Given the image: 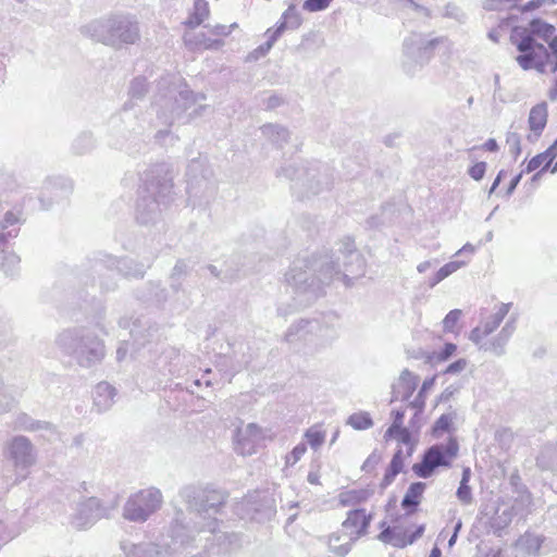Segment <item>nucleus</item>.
Instances as JSON below:
<instances>
[{
	"label": "nucleus",
	"mask_w": 557,
	"mask_h": 557,
	"mask_svg": "<svg viewBox=\"0 0 557 557\" xmlns=\"http://www.w3.org/2000/svg\"><path fill=\"white\" fill-rule=\"evenodd\" d=\"M338 251L341 256L336 261L327 255L298 257L290 265L287 282L296 286L299 293H304L307 301L322 296L324 287L334 280L351 287L356 280L366 274V260L350 237L343 239Z\"/></svg>",
	"instance_id": "nucleus-1"
},
{
	"label": "nucleus",
	"mask_w": 557,
	"mask_h": 557,
	"mask_svg": "<svg viewBox=\"0 0 557 557\" xmlns=\"http://www.w3.org/2000/svg\"><path fill=\"white\" fill-rule=\"evenodd\" d=\"M206 99L203 92H194L189 89L183 78L166 74L157 82L152 106L158 108L157 116L161 123L170 127L175 121L187 124L200 116L207 106H195Z\"/></svg>",
	"instance_id": "nucleus-2"
},
{
	"label": "nucleus",
	"mask_w": 557,
	"mask_h": 557,
	"mask_svg": "<svg viewBox=\"0 0 557 557\" xmlns=\"http://www.w3.org/2000/svg\"><path fill=\"white\" fill-rule=\"evenodd\" d=\"M154 258L151 256L137 262L129 257L117 258L103 251H97L81 265L78 281L83 286L95 289L97 276L101 294L114 292L117 288V281L113 272L126 278H143Z\"/></svg>",
	"instance_id": "nucleus-3"
},
{
	"label": "nucleus",
	"mask_w": 557,
	"mask_h": 557,
	"mask_svg": "<svg viewBox=\"0 0 557 557\" xmlns=\"http://www.w3.org/2000/svg\"><path fill=\"white\" fill-rule=\"evenodd\" d=\"M135 216L139 224H154L160 220L162 209L173 200V177L166 163L150 165L140 175Z\"/></svg>",
	"instance_id": "nucleus-4"
},
{
	"label": "nucleus",
	"mask_w": 557,
	"mask_h": 557,
	"mask_svg": "<svg viewBox=\"0 0 557 557\" xmlns=\"http://www.w3.org/2000/svg\"><path fill=\"white\" fill-rule=\"evenodd\" d=\"M81 34L95 42L121 50L140 40V26L136 16L126 13L96 18L81 26Z\"/></svg>",
	"instance_id": "nucleus-5"
},
{
	"label": "nucleus",
	"mask_w": 557,
	"mask_h": 557,
	"mask_svg": "<svg viewBox=\"0 0 557 557\" xmlns=\"http://www.w3.org/2000/svg\"><path fill=\"white\" fill-rule=\"evenodd\" d=\"M58 348L82 368H92L106 357V345L91 329L75 326L63 330L57 337Z\"/></svg>",
	"instance_id": "nucleus-6"
},
{
	"label": "nucleus",
	"mask_w": 557,
	"mask_h": 557,
	"mask_svg": "<svg viewBox=\"0 0 557 557\" xmlns=\"http://www.w3.org/2000/svg\"><path fill=\"white\" fill-rule=\"evenodd\" d=\"M451 48L450 40L445 36L434 37L432 34L413 32L403 40L400 65L403 72L413 77L419 74L434 58L435 52Z\"/></svg>",
	"instance_id": "nucleus-7"
},
{
	"label": "nucleus",
	"mask_w": 557,
	"mask_h": 557,
	"mask_svg": "<svg viewBox=\"0 0 557 557\" xmlns=\"http://www.w3.org/2000/svg\"><path fill=\"white\" fill-rule=\"evenodd\" d=\"M276 176L294 182L292 189L298 193L299 199L330 189L334 180L332 169L320 161H312L301 168L292 164L281 166L276 170Z\"/></svg>",
	"instance_id": "nucleus-8"
},
{
	"label": "nucleus",
	"mask_w": 557,
	"mask_h": 557,
	"mask_svg": "<svg viewBox=\"0 0 557 557\" xmlns=\"http://www.w3.org/2000/svg\"><path fill=\"white\" fill-rule=\"evenodd\" d=\"M177 512L170 529L171 542L164 545L154 543L132 544L123 542L121 547L126 557H177L194 540L189 529L183 523Z\"/></svg>",
	"instance_id": "nucleus-9"
},
{
	"label": "nucleus",
	"mask_w": 557,
	"mask_h": 557,
	"mask_svg": "<svg viewBox=\"0 0 557 557\" xmlns=\"http://www.w3.org/2000/svg\"><path fill=\"white\" fill-rule=\"evenodd\" d=\"M372 516L364 509H352L348 511L347 518L342 523V534H332L329 540V547L338 557H345L351 549L354 543L366 535Z\"/></svg>",
	"instance_id": "nucleus-10"
},
{
	"label": "nucleus",
	"mask_w": 557,
	"mask_h": 557,
	"mask_svg": "<svg viewBox=\"0 0 557 557\" xmlns=\"http://www.w3.org/2000/svg\"><path fill=\"white\" fill-rule=\"evenodd\" d=\"M458 450L457 440L449 437L446 443H437L426 448L421 460L413 465L412 470L417 476L428 479L437 468H449Z\"/></svg>",
	"instance_id": "nucleus-11"
},
{
	"label": "nucleus",
	"mask_w": 557,
	"mask_h": 557,
	"mask_svg": "<svg viewBox=\"0 0 557 557\" xmlns=\"http://www.w3.org/2000/svg\"><path fill=\"white\" fill-rule=\"evenodd\" d=\"M555 32L556 28L553 24L541 17H533L527 26H515L512 28L510 41L519 52H528L532 49H539L543 52L547 47L536 41V39L548 41Z\"/></svg>",
	"instance_id": "nucleus-12"
},
{
	"label": "nucleus",
	"mask_w": 557,
	"mask_h": 557,
	"mask_svg": "<svg viewBox=\"0 0 557 557\" xmlns=\"http://www.w3.org/2000/svg\"><path fill=\"white\" fill-rule=\"evenodd\" d=\"M162 503L160 490H138L126 499L122 517L131 522L144 523L160 509Z\"/></svg>",
	"instance_id": "nucleus-13"
},
{
	"label": "nucleus",
	"mask_w": 557,
	"mask_h": 557,
	"mask_svg": "<svg viewBox=\"0 0 557 557\" xmlns=\"http://www.w3.org/2000/svg\"><path fill=\"white\" fill-rule=\"evenodd\" d=\"M517 493L511 506L499 505L496 503H483L481 513L484 516H494L493 525L497 530L505 529L512 520L515 515H523L531 504L529 490H513Z\"/></svg>",
	"instance_id": "nucleus-14"
},
{
	"label": "nucleus",
	"mask_w": 557,
	"mask_h": 557,
	"mask_svg": "<svg viewBox=\"0 0 557 557\" xmlns=\"http://www.w3.org/2000/svg\"><path fill=\"white\" fill-rule=\"evenodd\" d=\"M199 166V161L194 159L188 164L186 173L188 176L186 193L188 195V202L194 208L208 205L214 197L215 193L213 185L205 177V175H201L200 177L194 175V172H196Z\"/></svg>",
	"instance_id": "nucleus-15"
},
{
	"label": "nucleus",
	"mask_w": 557,
	"mask_h": 557,
	"mask_svg": "<svg viewBox=\"0 0 557 557\" xmlns=\"http://www.w3.org/2000/svg\"><path fill=\"white\" fill-rule=\"evenodd\" d=\"M7 456L16 470L25 473L21 474L23 479L27 475V470L36 463L37 453L32 442L23 435L14 436L7 446Z\"/></svg>",
	"instance_id": "nucleus-16"
},
{
	"label": "nucleus",
	"mask_w": 557,
	"mask_h": 557,
	"mask_svg": "<svg viewBox=\"0 0 557 557\" xmlns=\"http://www.w3.org/2000/svg\"><path fill=\"white\" fill-rule=\"evenodd\" d=\"M228 351L219 355L216 367L220 372L234 376L245 369L251 361V356L246 352L248 345L243 341L227 342Z\"/></svg>",
	"instance_id": "nucleus-17"
},
{
	"label": "nucleus",
	"mask_w": 557,
	"mask_h": 557,
	"mask_svg": "<svg viewBox=\"0 0 557 557\" xmlns=\"http://www.w3.org/2000/svg\"><path fill=\"white\" fill-rule=\"evenodd\" d=\"M188 508L199 513L215 515L223 505L225 496L221 490H186Z\"/></svg>",
	"instance_id": "nucleus-18"
},
{
	"label": "nucleus",
	"mask_w": 557,
	"mask_h": 557,
	"mask_svg": "<svg viewBox=\"0 0 557 557\" xmlns=\"http://www.w3.org/2000/svg\"><path fill=\"white\" fill-rule=\"evenodd\" d=\"M103 517H109V509L97 497H89L78 503L71 524L77 530H85Z\"/></svg>",
	"instance_id": "nucleus-19"
},
{
	"label": "nucleus",
	"mask_w": 557,
	"mask_h": 557,
	"mask_svg": "<svg viewBox=\"0 0 557 557\" xmlns=\"http://www.w3.org/2000/svg\"><path fill=\"white\" fill-rule=\"evenodd\" d=\"M73 189L71 180L63 176L48 177L42 185L39 202L42 210H49L53 203L65 199Z\"/></svg>",
	"instance_id": "nucleus-20"
},
{
	"label": "nucleus",
	"mask_w": 557,
	"mask_h": 557,
	"mask_svg": "<svg viewBox=\"0 0 557 557\" xmlns=\"http://www.w3.org/2000/svg\"><path fill=\"white\" fill-rule=\"evenodd\" d=\"M261 429L256 423H248L245 428H236L233 434L234 451L242 456H251L256 453Z\"/></svg>",
	"instance_id": "nucleus-21"
},
{
	"label": "nucleus",
	"mask_w": 557,
	"mask_h": 557,
	"mask_svg": "<svg viewBox=\"0 0 557 557\" xmlns=\"http://www.w3.org/2000/svg\"><path fill=\"white\" fill-rule=\"evenodd\" d=\"M157 332L156 327L149 326L145 332L141 330V323L139 320L133 323L131 329V337L133 339L132 349L134 352L138 351L140 348L145 347L147 343H149L150 338L153 336V333ZM131 344L128 341H123L116 349V359L117 361H122L126 354L128 352Z\"/></svg>",
	"instance_id": "nucleus-22"
},
{
	"label": "nucleus",
	"mask_w": 557,
	"mask_h": 557,
	"mask_svg": "<svg viewBox=\"0 0 557 557\" xmlns=\"http://www.w3.org/2000/svg\"><path fill=\"white\" fill-rule=\"evenodd\" d=\"M516 61L522 70L529 71L534 69L541 74L546 72L548 64L554 66V60L550 58L548 49H545L543 52L539 49L519 52Z\"/></svg>",
	"instance_id": "nucleus-23"
},
{
	"label": "nucleus",
	"mask_w": 557,
	"mask_h": 557,
	"mask_svg": "<svg viewBox=\"0 0 557 557\" xmlns=\"http://www.w3.org/2000/svg\"><path fill=\"white\" fill-rule=\"evenodd\" d=\"M419 377L408 369L401 371L398 383L392 385L391 403L408 401L418 386Z\"/></svg>",
	"instance_id": "nucleus-24"
},
{
	"label": "nucleus",
	"mask_w": 557,
	"mask_h": 557,
	"mask_svg": "<svg viewBox=\"0 0 557 557\" xmlns=\"http://www.w3.org/2000/svg\"><path fill=\"white\" fill-rule=\"evenodd\" d=\"M14 429L28 432L45 431L47 435L44 436L48 441L55 440L59 435L57 428L52 423L35 420L24 412L16 417Z\"/></svg>",
	"instance_id": "nucleus-25"
},
{
	"label": "nucleus",
	"mask_w": 557,
	"mask_h": 557,
	"mask_svg": "<svg viewBox=\"0 0 557 557\" xmlns=\"http://www.w3.org/2000/svg\"><path fill=\"white\" fill-rule=\"evenodd\" d=\"M548 111L547 103L541 102L531 108L529 113V127L531 133L527 136L528 141L535 143L541 137L547 124Z\"/></svg>",
	"instance_id": "nucleus-26"
},
{
	"label": "nucleus",
	"mask_w": 557,
	"mask_h": 557,
	"mask_svg": "<svg viewBox=\"0 0 557 557\" xmlns=\"http://www.w3.org/2000/svg\"><path fill=\"white\" fill-rule=\"evenodd\" d=\"M318 320L300 319L298 322L293 323L285 333V342L297 346L300 342H307L314 331L319 329Z\"/></svg>",
	"instance_id": "nucleus-27"
},
{
	"label": "nucleus",
	"mask_w": 557,
	"mask_h": 557,
	"mask_svg": "<svg viewBox=\"0 0 557 557\" xmlns=\"http://www.w3.org/2000/svg\"><path fill=\"white\" fill-rule=\"evenodd\" d=\"M516 330V319H509L498 335L491 341H486L480 346V350L491 351L496 356H502L505 352V346L510 336Z\"/></svg>",
	"instance_id": "nucleus-28"
},
{
	"label": "nucleus",
	"mask_w": 557,
	"mask_h": 557,
	"mask_svg": "<svg viewBox=\"0 0 557 557\" xmlns=\"http://www.w3.org/2000/svg\"><path fill=\"white\" fill-rule=\"evenodd\" d=\"M181 358L178 352L174 348L164 350L157 359L156 366L162 377L166 376H180Z\"/></svg>",
	"instance_id": "nucleus-29"
},
{
	"label": "nucleus",
	"mask_w": 557,
	"mask_h": 557,
	"mask_svg": "<svg viewBox=\"0 0 557 557\" xmlns=\"http://www.w3.org/2000/svg\"><path fill=\"white\" fill-rule=\"evenodd\" d=\"M94 407L97 412L102 413L108 411L114 404L116 396V388L108 382H100L94 389Z\"/></svg>",
	"instance_id": "nucleus-30"
},
{
	"label": "nucleus",
	"mask_w": 557,
	"mask_h": 557,
	"mask_svg": "<svg viewBox=\"0 0 557 557\" xmlns=\"http://www.w3.org/2000/svg\"><path fill=\"white\" fill-rule=\"evenodd\" d=\"M302 17L295 4H289L288 8L282 13L281 18L271 27L272 30L280 37L285 30H295L300 27Z\"/></svg>",
	"instance_id": "nucleus-31"
},
{
	"label": "nucleus",
	"mask_w": 557,
	"mask_h": 557,
	"mask_svg": "<svg viewBox=\"0 0 557 557\" xmlns=\"http://www.w3.org/2000/svg\"><path fill=\"white\" fill-rule=\"evenodd\" d=\"M149 90V84L145 76H136L134 77L128 86V100L124 102L122 110L129 111L134 108L135 101L143 100Z\"/></svg>",
	"instance_id": "nucleus-32"
},
{
	"label": "nucleus",
	"mask_w": 557,
	"mask_h": 557,
	"mask_svg": "<svg viewBox=\"0 0 557 557\" xmlns=\"http://www.w3.org/2000/svg\"><path fill=\"white\" fill-rule=\"evenodd\" d=\"M138 299L162 306L168 301L169 294L166 288L162 287L160 282H148L143 290L137 294Z\"/></svg>",
	"instance_id": "nucleus-33"
},
{
	"label": "nucleus",
	"mask_w": 557,
	"mask_h": 557,
	"mask_svg": "<svg viewBox=\"0 0 557 557\" xmlns=\"http://www.w3.org/2000/svg\"><path fill=\"white\" fill-rule=\"evenodd\" d=\"M191 268L184 259H178L172 269L169 277L170 289L173 295L185 293L184 282L186 281Z\"/></svg>",
	"instance_id": "nucleus-34"
},
{
	"label": "nucleus",
	"mask_w": 557,
	"mask_h": 557,
	"mask_svg": "<svg viewBox=\"0 0 557 557\" xmlns=\"http://www.w3.org/2000/svg\"><path fill=\"white\" fill-rule=\"evenodd\" d=\"M17 188V182L14 175L10 172L0 170V209H3V203L7 206L14 202L13 191Z\"/></svg>",
	"instance_id": "nucleus-35"
},
{
	"label": "nucleus",
	"mask_w": 557,
	"mask_h": 557,
	"mask_svg": "<svg viewBox=\"0 0 557 557\" xmlns=\"http://www.w3.org/2000/svg\"><path fill=\"white\" fill-rule=\"evenodd\" d=\"M262 134L275 146L282 148L289 139V131L280 124H265L261 127Z\"/></svg>",
	"instance_id": "nucleus-36"
},
{
	"label": "nucleus",
	"mask_w": 557,
	"mask_h": 557,
	"mask_svg": "<svg viewBox=\"0 0 557 557\" xmlns=\"http://www.w3.org/2000/svg\"><path fill=\"white\" fill-rule=\"evenodd\" d=\"M209 13V4L206 0H194L193 12L184 22V25L189 28H196L203 23Z\"/></svg>",
	"instance_id": "nucleus-37"
},
{
	"label": "nucleus",
	"mask_w": 557,
	"mask_h": 557,
	"mask_svg": "<svg viewBox=\"0 0 557 557\" xmlns=\"http://www.w3.org/2000/svg\"><path fill=\"white\" fill-rule=\"evenodd\" d=\"M289 272H290V270L285 274V277L287 276V274ZM285 282H286L287 286L292 287L293 293L295 294V298H294L295 304H293V305H290V304L283 305L282 304L277 307V314L283 318H286L288 314L294 313L299 307H307L308 305H310L313 301V300L307 301L306 295L304 293H299L297 290L296 286L288 283L286 278H285Z\"/></svg>",
	"instance_id": "nucleus-38"
},
{
	"label": "nucleus",
	"mask_w": 557,
	"mask_h": 557,
	"mask_svg": "<svg viewBox=\"0 0 557 557\" xmlns=\"http://www.w3.org/2000/svg\"><path fill=\"white\" fill-rule=\"evenodd\" d=\"M384 525H385V522H382L381 527L383 528V530L377 535V539L381 542H383L385 544H391L395 547H400V548L405 547L406 540H407V536L405 535V533H403L397 528H392V527L384 528Z\"/></svg>",
	"instance_id": "nucleus-39"
},
{
	"label": "nucleus",
	"mask_w": 557,
	"mask_h": 557,
	"mask_svg": "<svg viewBox=\"0 0 557 557\" xmlns=\"http://www.w3.org/2000/svg\"><path fill=\"white\" fill-rule=\"evenodd\" d=\"M404 468L403 450L399 448L394 455L382 479L380 487H387Z\"/></svg>",
	"instance_id": "nucleus-40"
},
{
	"label": "nucleus",
	"mask_w": 557,
	"mask_h": 557,
	"mask_svg": "<svg viewBox=\"0 0 557 557\" xmlns=\"http://www.w3.org/2000/svg\"><path fill=\"white\" fill-rule=\"evenodd\" d=\"M2 269L8 276L15 277L20 273L21 258L8 247L1 249Z\"/></svg>",
	"instance_id": "nucleus-41"
},
{
	"label": "nucleus",
	"mask_w": 557,
	"mask_h": 557,
	"mask_svg": "<svg viewBox=\"0 0 557 557\" xmlns=\"http://www.w3.org/2000/svg\"><path fill=\"white\" fill-rule=\"evenodd\" d=\"M456 413H443L440 416L431 428V435L434 438H440L444 433H449L453 430V421Z\"/></svg>",
	"instance_id": "nucleus-42"
},
{
	"label": "nucleus",
	"mask_w": 557,
	"mask_h": 557,
	"mask_svg": "<svg viewBox=\"0 0 557 557\" xmlns=\"http://www.w3.org/2000/svg\"><path fill=\"white\" fill-rule=\"evenodd\" d=\"M188 44L191 45L194 49L219 50L224 42L222 39H213L208 37L205 33H199L194 36L193 40H188Z\"/></svg>",
	"instance_id": "nucleus-43"
},
{
	"label": "nucleus",
	"mask_w": 557,
	"mask_h": 557,
	"mask_svg": "<svg viewBox=\"0 0 557 557\" xmlns=\"http://www.w3.org/2000/svg\"><path fill=\"white\" fill-rule=\"evenodd\" d=\"M95 147V139L91 133L83 132L72 144V150L75 154H85L90 152Z\"/></svg>",
	"instance_id": "nucleus-44"
},
{
	"label": "nucleus",
	"mask_w": 557,
	"mask_h": 557,
	"mask_svg": "<svg viewBox=\"0 0 557 557\" xmlns=\"http://www.w3.org/2000/svg\"><path fill=\"white\" fill-rule=\"evenodd\" d=\"M543 543V537L533 533L525 532L517 541V546L524 549L528 554H536Z\"/></svg>",
	"instance_id": "nucleus-45"
},
{
	"label": "nucleus",
	"mask_w": 557,
	"mask_h": 557,
	"mask_svg": "<svg viewBox=\"0 0 557 557\" xmlns=\"http://www.w3.org/2000/svg\"><path fill=\"white\" fill-rule=\"evenodd\" d=\"M457 350V345L446 343L440 351H432L425 355L426 363L435 364L448 360Z\"/></svg>",
	"instance_id": "nucleus-46"
},
{
	"label": "nucleus",
	"mask_w": 557,
	"mask_h": 557,
	"mask_svg": "<svg viewBox=\"0 0 557 557\" xmlns=\"http://www.w3.org/2000/svg\"><path fill=\"white\" fill-rule=\"evenodd\" d=\"M346 423L355 430L363 431L373 426V419L369 412L359 411L350 414Z\"/></svg>",
	"instance_id": "nucleus-47"
},
{
	"label": "nucleus",
	"mask_w": 557,
	"mask_h": 557,
	"mask_svg": "<svg viewBox=\"0 0 557 557\" xmlns=\"http://www.w3.org/2000/svg\"><path fill=\"white\" fill-rule=\"evenodd\" d=\"M435 380H436V375H434L432 377H428L423 381L422 386H421L420 391L418 392L417 396L414 397V399L412 401L409 403V406L412 409L424 410L426 392L434 385Z\"/></svg>",
	"instance_id": "nucleus-48"
},
{
	"label": "nucleus",
	"mask_w": 557,
	"mask_h": 557,
	"mask_svg": "<svg viewBox=\"0 0 557 557\" xmlns=\"http://www.w3.org/2000/svg\"><path fill=\"white\" fill-rule=\"evenodd\" d=\"M305 437L307 438V442L311 448L318 449L324 443L325 433L318 426H312L306 431Z\"/></svg>",
	"instance_id": "nucleus-49"
},
{
	"label": "nucleus",
	"mask_w": 557,
	"mask_h": 557,
	"mask_svg": "<svg viewBox=\"0 0 557 557\" xmlns=\"http://www.w3.org/2000/svg\"><path fill=\"white\" fill-rule=\"evenodd\" d=\"M267 36V41L263 42L262 45H260L255 51L253 53L257 54L256 58L258 57H264L271 49L272 47L274 46V44L278 40L280 36L276 35L272 28H268L265 34Z\"/></svg>",
	"instance_id": "nucleus-50"
},
{
	"label": "nucleus",
	"mask_w": 557,
	"mask_h": 557,
	"mask_svg": "<svg viewBox=\"0 0 557 557\" xmlns=\"http://www.w3.org/2000/svg\"><path fill=\"white\" fill-rule=\"evenodd\" d=\"M423 490H408V493L405 495L401 506L408 512H412L416 510L417 506L420 503V496Z\"/></svg>",
	"instance_id": "nucleus-51"
},
{
	"label": "nucleus",
	"mask_w": 557,
	"mask_h": 557,
	"mask_svg": "<svg viewBox=\"0 0 557 557\" xmlns=\"http://www.w3.org/2000/svg\"><path fill=\"white\" fill-rule=\"evenodd\" d=\"M20 215L21 212H13L11 210L7 211L3 220L0 222V230L2 232H8L12 228H17L20 231V227L17 226L21 224Z\"/></svg>",
	"instance_id": "nucleus-52"
},
{
	"label": "nucleus",
	"mask_w": 557,
	"mask_h": 557,
	"mask_svg": "<svg viewBox=\"0 0 557 557\" xmlns=\"http://www.w3.org/2000/svg\"><path fill=\"white\" fill-rule=\"evenodd\" d=\"M461 315L462 311L460 309L450 310L443 320V331L445 333H453Z\"/></svg>",
	"instance_id": "nucleus-53"
},
{
	"label": "nucleus",
	"mask_w": 557,
	"mask_h": 557,
	"mask_svg": "<svg viewBox=\"0 0 557 557\" xmlns=\"http://www.w3.org/2000/svg\"><path fill=\"white\" fill-rule=\"evenodd\" d=\"M519 9L516 8V13L513 12H509L506 16L504 17H500L499 21H498V29L502 30V32H505V30H512V28L515 26H518L517 23L519 21V13H521V11H518Z\"/></svg>",
	"instance_id": "nucleus-54"
},
{
	"label": "nucleus",
	"mask_w": 557,
	"mask_h": 557,
	"mask_svg": "<svg viewBox=\"0 0 557 557\" xmlns=\"http://www.w3.org/2000/svg\"><path fill=\"white\" fill-rule=\"evenodd\" d=\"M506 143L509 146V151L515 159L521 153V138L518 133L509 132L506 137Z\"/></svg>",
	"instance_id": "nucleus-55"
},
{
	"label": "nucleus",
	"mask_w": 557,
	"mask_h": 557,
	"mask_svg": "<svg viewBox=\"0 0 557 557\" xmlns=\"http://www.w3.org/2000/svg\"><path fill=\"white\" fill-rule=\"evenodd\" d=\"M486 169H487V163L484 161H479V162H475L473 165H471L468 169L467 173L472 180L480 182L481 180H483V177L486 173Z\"/></svg>",
	"instance_id": "nucleus-56"
},
{
	"label": "nucleus",
	"mask_w": 557,
	"mask_h": 557,
	"mask_svg": "<svg viewBox=\"0 0 557 557\" xmlns=\"http://www.w3.org/2000/svg\"><path fill=\"white\" fill-rule=\"evenodd\" d=\"M333 0H305L302 9L308 12H319L327 9Z\"/></svg>",
	"instance_id": "nucleus-57"
},
{
	"label": "nucleus",
	"mask_w": 557,
	"mask_h": 557,
	"mask_svg": "<svg viewBox=\"0 0 557 557\" xmlns=\"http://www.w3.org/2000/svg\"><path fill=\"white\" fill-rule=\"evenodd\" d=\"M467 264V261H459V260H456V261H449L447 262L446 264H444L438 271V276H441L443 280H445L446 277H448L450 274H453L454 272H456L458 269H460L461 267L466 265Z\"/></svg>",
	"instance_id": "nucleus-58"
},
{
	"label": "nucleus",
	"mask_w": 557,
	"mask_h": 557,
	"mask_svg": "<svg viewBox=\"0 0 557 557\" xmlns=\"http://www.w3.org/2000/svg\"><path fill=\"white\" fill-rule=\"evenodd\" d=\"M307 445L305 443L297 444L293 450L286 456V465L294 466L306 453Z\"/></svg>",
	"instance_id": "nucleus-59"
},
{
	"label": "nucleus",
	"mask_w": 557,
	"mask_h": 557,
	"mask_svg": "<svg viewBox=\"0 0 557 557\" xmlns=\"http://www.w3.org/2000/svg\"><path fill=\"white\" fill-rule=\"evenodd\" d=\"M548 162V156L545 151L534 156L527 164L525 172L531 173L537 170L541 165H545Z\"/></svg>",
	"instance_id": "nucleus-60"
},
{
	"label": "nucleus",
	"mask_w": 557,
	"mask_h": 557,
	"mask_svg": "<svg viewBox=\"0 0 557 557\" xmlns=\"http://www.w3.org/2000/svg\"><path fill=\"white\" fill-rule=\"evenodd\" d=\"M206 28H209L210 33L214 36H223V37H226L228 36L233 29L237 28L238 25L237 23H233L231 25H223V24H216V25H213V26H210V25H206L205 26Z\"/></svg>",
	"instance_id": "nucleus-61"
},
{
	"label": "nucleus",
	"mask_w": 557,
	"mask_h": 557,
	"mask_svg": "<svg viewBox=\"0 0 557 557\" xmlns=\"http://www.w3.org/2000/svg\"><path fill=\"white\" fill-rule=\"evenodd\" d=\"M479 149L490 151V152H497L499 150V146L495 138H488L483 145L473 146L472 148L469 149V159L470 160H474V158L472 157V153Z\"/></svg>",
	"instance_id": "nucleus-62"
},
{
	"label": "nucleus",
	"mask_w": 557,
	"mask_h": 557,
	"mask_svg": "<svg viewBox=\"0 0 557 557\" xmlns=\"http://www.w3.org/2000/svg\"><path fill=\"white\" fill-rule=\"evenodd\" d=\"M557 4V0H530L525 4L522 5L521 12H531L540 9L544 5H555Z\"/></svg>",
	"instance_id": "nucleus-63"
},
{
	"label": "nucleus",
	"mask_w": 557,
	"mask_h": 557,
	"mask_svg": "<svg viewBox=\"0 0 557 557\" xmlns=\"http://www.w3.org/2000/svg\"><path fill=\"white\" fill-rule=\"evenodd\" d=\"M468 364V360L465 358L457 359L449 363L446 369L444 370V374H457L462 372Z\"/></svg>",
	"instance_id": "nucleus-64"
}]
</instances>
